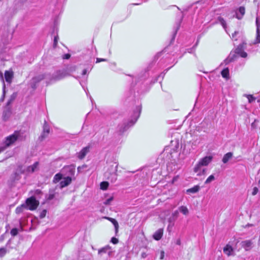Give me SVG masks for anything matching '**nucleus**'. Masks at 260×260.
<instances>
[{
  "mask_svg": "<svg viewBox=\"0 0 260 260\" xmlns=\"http://www.w3.org/2000/svg\"><path fill=\"white\" fill-rule=\"evenodd\" d=\"M212 159V156H206L199 159L193 168V172L197 174V176H201L206 174L207 169L204 167L207 166Z\"/></svg>",
  "mask_w": 260,
  "mask_h": 260,
  "instance_id": "nucleus-1",
  "label": "nucleus"
},
{
  "mask_svg": "<svg viewBox=\"0 0 260 260\" xmlns=\"http://www.w3.org/2000/svg\"><path fill=\"white\" fill-rule=\"evenodd\" d=\"M118 164L114 162L109 166L107 172L106 173V176L113 182H114L117 180V171Z\"/></svg>",
  "mask_w": 260,
  "mask_h": 260,
  "instance_id": "nucleus-2",
  "label": "nucleus"
},
{
  "mask_svg": "<svg viewBox=\"0 0 260 260\" xmlns=\"http://www.w3.org/2000/svg\"><path fill=\"white\" fill-rule=\"evenodd\" d=\"M20 133L19 131H15L14 134L7 137L6 138L4 145L7 148L13 144L17 140L20 139Z\"/></svg>",
  "mask_w": 260,
  "mask_h": 260,
  "instance_id": "nucleus-3",
  "label": "nucleus"
},
{
  "mask_svg": "<svg viewBox=\"0 0 260 260\" xmlns=\"http://www.w3.org/2000/svg\"><path fill=\"white\" fill-rule=\"evenodd\" d=\"M26 207L30 210H36L39 205V202L35 197H31L26 199L25 201Z\"/></svg>",
  "mask_w": 260,
  "mask_h": 260,
  "instance_id": "nucleus-4",
  "label": "nucleus"
},
{
  "mask_svg": "<svg viewBox=\"0 0 260 260\" xmlns=\"http://www.w3.org/2000/svg\"><path fill=\"white\" fill-rule=\"evenodd\" d=\"M140 109L139 108H138L137 111L134 112L133 117L132 119L126 125H125L124 126V128L122 129H121V128H119L120 132H123L129 127L133 125L137 121V120L140 115Z\"/></svg>",
  "mask_w": 260,
  "mask_h": 260,
  "instance_id": "nucleus-5",
  "label": "nucleus"
},
{
  "mask_svg": "<svg viewBox=\"0 0 260 260\" xmlns=\"http://www.w3.org/2000/svg\"><path fill=\"white\" fill-rule=\"evenodd\" d=\"M75 167L73 165L66 166L61 170V173L65 176H70L71 177L75 173Z\"/></svg>",
  "mask_w": 260,
  "mask_h": 260,
  "instance_id": "nucleus-6",
  "label": "nucleus"
},
{
  "mask_svg": "<svg viewBox=\"0 0 260 260\" xmlns=\"http://www.w3.org/2000/svg\"><path fill=\"white\" fill-rule=\"evenodd\" d=\"M245 46L246 43L244 42H243L242 44H239L235 50V53L242 57H246L247 56V54L244 51Z\"/></svg>",
  "mask_w": 260,
  "mask_h": 260,
  "instance_id": "nucleus-7",
  "label": "nucleus"
},
{
  "mask_svg": "<svg viewBox=\"0 0 260 260\" xmlns=\"http://www.w3.org/2000/svg\"><path fill=\"white\" fill-rule=\"evenodd\" d=\"M50 133V128L49 125L47 124V122L45 121V122L43 125V131L41 136L39 137V139L42 141L45 138L47 137L48 135Z\"/></svg>",
  "mask_w": 260,
  "mask_h": 260,
  "instance_id": "nucleus-8",
  "label": "nucleus"
},
{
  "mask_svg": "<svg viewBox=\"0 0 260 260\" xmlns=\"http://www.w3.org/2000/svg\"><path fill=\"white\" fill-rule=\"evenodd\" d=\"M44 79H45V75L43 74L34 77L31 79V87L34 89L36 88L37 84Z\"/></svg>",
  "mask_w": 260,
  "mask_h": 260,
  "instance_id": "nucleus-9",
  "label": "nucleus"
},
{
  "mask_svg": "<svg viewBox=\"0 0 260 260\" xmlns=\"http://www.w3.org/2000/svg\"><path fill=\"white\" fill-rule=\"evenodd\" d=\"M179 147V143L178 140L175 141H171V145L170 146L166 147L165 150L167 151L170 149L171 150H173V152L176 151Z\"/></svg>",
  "mask_w": 260,
  "mask_h": 260,
  "instance_id": "nucleus-10",
  "label": "nucleus"
},
{
  "mask_svg": "<svg viewBox=\"0 0 260 260\" xmlns=\"http://www.w3.org/2000/svg\"><path fill=\"white\" fill-rule=\"evenodd\" d=\"M112 249L109 245H106V246L100 249L98 251L99 254L102 255L104 253H107L109 256L112 255Z\"/></svg>",
  "mask_w": 260,
  "mask_h": 260,
  "instance_id": "nucleus-11",
  "label": "nucleus"
},
{
  "mask_svg": "<svg viewBox=\"0 0 260 260\" xmlns=\"http://www.w3.org/2000/svg\"><path fill=\"white\" fill-rule=\"evenodd\" d=\"M67 76V73L66 71H59L53 76V78L54 80H60Z\"/></svg>",
  "mask_w": 260,
  "mask_h": 260,
  "instance_id": "nucleus-12",
  "label": "nucleus"
},
{
  "mask_svg": "<svg viewBox=\"0 0 260 260\" xmlns=\"http://www.w3.org/2000/svg\"><path fill=\"white\" fill-rule=\"evenodd\" d=\"M12 114V110L10 107H6L3 114V119L7 121Z\"/></svg>",
  "mask_w": 260,
  "mask_h": 260,
  "instance_id": "nucleus-13",
  "label": "nucleus"
},
{
  "mask_svg": "<svg viewBox=\"0 0 260 260\" xmlns=\"http://www.w3.org/2000/svg\"><path fill=\"white\" fill-rule=\"evenodd\" d=\"M179 210L175 211L172 214V218L171 217L169 219V222H170V224L168 226V228H169L171 226H173L174 225V221L177 218L179 215Z\"/></svg>",
  "mask_w": 260,
  "mask_h": 260,
  "instance_id": "nucleus-14",
  "label": "nucleus"
},
{
  "mask_svg": "<svg viewBox=\"0 0 260 260\" xmlns=\"http://www.w3.org/2000/svg\"><path fill=\"white\" fill-rule=\"evenodd\" d=\"M245 14V8L240 7L235 12V15L237 19H241Z\"/></svg>",
  "mask_w": 260,
  "mask_h": 260,
  "instance_id": "nucleus-15",
  "label": "nucleus"
},
{
  "mask_svg": "<svg viewBox=\"0 0 260 260\" xmlns=\"http://www.w3.org/2000/svg\"><path fill=\"white\" fill-rule=\"evenodd\" d=\"M71 177L70 176H66L64 178L63 180L60 182V188H63L68 186L71 182Z\"/></svg>",
  "mask_w": 260,
  "mask_h": 260,
  "instance_id": "nucleus-16",
  "label": "nucleus"
},
{
  "mask_svg": "<svg viewBox=\"0 0 260 260\" xmlns=\"http://www.w3.org/2000/svg\"><path fill=\"white\" fill-rule=\"evenodd\" d=\"M241 244L242 247H243L246 251H247L251 248L252 242L251 240H245L242 241Z\"/></svg>",
  "mask_w": 260,
  "mask_h": 260,
  "instance_id": "nucleus-17",
  "label": "nucleus"
},
{
  "mask_svg": "<svg viewBox=\"0 0 260 260\" xmlns=\"http://www.w3.org/2000/svg\"><path fill=\"white\" fill-rule=\"evenodd\" d=\"M38 166H39V162L36 161L32 165L27 167V168L26 169V171L28 173H32L36 171Z\"/></svg>",
  "mask_w": 260,
  "mask_h": 260,
  "instance_id": "nucleus-18",
  "label": "nucleus"
},
{
  "mask_svg": "<svg viewBox=\"0 0 260 260\" xmlns=\"http://www.w3.org/2000/svg\"><path fill=\"white\" fill-rule=\"evenodd\" d=\"M85 66H86V67L82 71V75H86L87 74H89L90 73V72L91 71V70L93 68V65L92 64V61H91L89 63H88Z\"/></svg>",
  "mask_w": 260,
  "mask_h": 260,
  "instance_id": "nucleus-19",
  "label": "nucleus"
},
{
  "mask_svg": "<svg viewBox=\"0 0 260 260\" xmlns=\"http://www.w3.org/2000/svg\"><path fill=\"white\" fill-rule=\"evenodd\" d=\"M223 252L228 256L233 253V248L229 245H226L223 248Z\"/></svg>",
  "mask_w": 260,
  "mask_h": 260,
  "instance_id": "nucleus-20",
  "label": "nucleus"
},
{
  "mask_svg": "<svg viewBox=\"0 0 260 260\" xmlns=\"http://www.w3.org/2000/svg\"><path fill=\"white\" fill-rule=\"evenodd\" d=\"M13 77V73L12 72L6 71L5 73V78L6 81L10 83L12 81V78Z\"/></svg>",
  "mask_w": 260,
  "mask_h": 260,
  "instance_id": "nucleus-21",
  "label": "nucleus"
},
{
  "mask_svg": "<svg viewBox=\"0 0 260 260\" xmlns=\"http://www.w3.org/2000/svg\"><path fill=\"white\" fill-rule=\"evenodd\" d=\"M163 235V230L162 229H159L157 231L155 232L154 234L153 237V238L156 240H160Z\"/></svg>",
  "mask_w": 260,
  "mask_h": 260,
  "instance_id": "nucleus-22",
  "label": "nucleus"
},
{
  "mask_svg": "<svg viewBox=\"0 0 260 260\" xmlns=\"http://www.w3.org/2000/svg\"><path fill=\"white\" fill-rule=\"evenodd\" d=\"M233 154L232 152H228L225 154L222 158V161L224 164H226L228 162V161L232 158L233 157Z\"/></svg>",
  "mask_w": 260,
  "mask_h": 260,
  "instance_id": "nucleus-23",
  "label": "nucleus"
},
{
  "mask_svg": "<svg viewBox=\"0 0 260 260\" xmlns=\"http://www.w3.org/2000/svg\"><path fill=\"white\" fill-rule=\"evenodd\" d=\"M106 218L108 219L109 220H110L114 225L115 230V233H117L118 231V222L114 218H110V217H105Z\"/></svg>",
  "mask_w": 260,
  "mask_h": 260,
  "instance_id": "nucleus-24",
  "label": "nucleus"
},
{
  "mask_svg": "<svg viewBox=\"0 0 260 260\" xmlns=\"http://www.w3.org/2000/svg\"><path fill=\"white\" fill-rule=\"evenodd\" d=\"M217 21L219 23H220V24L222 25L223 28L224 29V30L228 33V31L226 30V28H227L226 23L225 20L222 17L219 16L217 18Z\"/></svg>",
  "mask_w": 260,
  "mask_h": 260,
  "instance_id": "nucleus-25",
  "label": "nucleus"
},
{
  "mask_svg": "<svg viewBox=\"0 0 260 260\" xmlns=\"http://www.w3.org/2000/svg\"><path fill=\"white\" fill-rule=\"evenodd\" d=\"M178 210L184 215H188L189 214V210L186 206H181L178 208Z\"/></svg>",
  "mask_w": 260,
  "mask_h": 260,
  "instance_id": "nucleus-26",
  "label": "nucleus"
},
{
  "mask_svg": "<svg viewBox=\"0 0 260 260\" xmlns=\"http://www.w3.org/2000/svg\"><path fill=\"white\" fill-rule=\"evenodd\" d=\"M63 176L64 175L62 173L56 174L53 178V182L56 183L60 181L62 178Z\"/></svg>",
  "mask_w": 260,
  "mask_h": 260,
  "instance_id": "nucleus-27",
  "label": "nucleus"
},
{
  "mask_svg": "<svg viewBox=\"0 0 260 260\" xmlns=\"http://www.w3.org/2000/svg\"><path fill=\"white\" fill-rule=\"evenodd\" d=\"M221 74L223 78L225 79L229 78V70L228 68L224 69L221 72Z\"/></svg>",
  "mask_w": 260,
  "mask_h": 260,
  "instance_id": "nucleus-28",
  "label": "nucleus"
},
{
  "mask_svg": "<svg viewBox=\"0 0 260 260\" xmlns=\"http://www.w3.org/2000/svg\"><path fill=\"white\" fill-rule=\"evenodd\" d=\"M199 189L200 187L198 185H196L191 188L188 189L187 190V192L196 193L199 190Z\"/></svg>",
  "mask_w": 260,
  "mask_h": 260,
  "instance_id": "nucleus-29",
  "label": "nucleus"
},
{
  "mask_svg": "<svg viewBox=\"0 0 260 260\" xmlns=\"http://www.w3.org/2000/svg\"><path fill=\"white\" fill-rule=\"evenodd\" d=\"M43 192L40 189H36L34 191V196L36 198L40 199L41 197V196L42 195Z\"/></svg>",
  "mask_w": 260,
  "mask_h": 260,
  "instance_id": "nucleus-30",
  "label": "nucleus"
},
{
  "mask_svg": "<svg viewBox=\"0 0 260 260\" xmlns=\"http://www.w3.org/2000/svg\"><path fill=\"white\" fill-rule=\"evenodd\" d=\"M24 208H27V207H26V205L24 204H22L21 206L17 207L16 208V213L17 214H19V213L22 212Z\"/></svg>",
  "mask_w": 260,
  "mask_h": 260,
  "instance_id": "nucleus-31",
  "label": "nucleus"
},
{
  "mask_svg": "<svg viewBox=\"0 0 260 260\" xmlns=\"http://www.w3.org/2000/svg\"><path fill=\"white\" fill-rule=\"evenodd\" d=\"M109 186V183L106 181L102 182L100 184V188L103 190H106Z\"/></svg>",
  "mask_w": 260,
  "mask_h": 260,
  "instance_id": "nucleus-32",
  "label": "nucleus"
},
{
  "mask_svg": "<svg viewBox=\"0 0 260 260\" xmlns=\"http://www.w3.org/2000/svg\"><path fill=\"white\" fill-rule=\"evenodd\" d=\"M8 250L5 247L0 248V257H4L5 254L7 253Z\"/></svg>",
  "mask_w": 260,
  "mask_h": 260,
  "instance_id": "nucleus-33",
  "label": "nucleus"
},
{
  "mask_svg": "<svg viewBox=\"0 0 260 260\" xmlns=\"http://www.w3.org/2000/svg\"><path fill=\"white\" fill-rule=\"evenodd\" d=\"M5 94H6V85H5L4 81H3V95H2L1 99H0L1 102L4 101L5 97Z\"/></svg>",
  "mask_w": 260,
  "mask_h": 260,
  "instance_id": "nucleus-34",
  "label": "nucleus"
},
{
  "mask_svg": "<svg viewBox=\"0 0 260 260\" xmlns=\"http://www.w3.org/2000/svg\"><path fill=\"white\" fill-rule=\"evenodd\" d=\"M214 180H215V177H214V175H211L206 180V181L205 182V184H209L211 182L213 181Z\"/></svg>",
  "mask_w": 260,
  "mask_h": 260,
  "instance_id": "nucleus-35",
  "label": "nucleus"
},
{
  "mask_svg": "<svg viewBox=\"0 0 260 260\" xmlns=\"http://www.w3.org/2000/svg\"><path fill=\"white\" fill-rule=\"evenodd\" d=\"M90 146H88L82 149V158L89 151Z\"/></svg>",
  "mask_w": 260,
  "mask_h": 260,
  "instance_id": "nucleus-36",
  "label": "nucleus"
},
{
  "mask_svg": "<svg viewBox=\"0 0 260 260\" xmlns=\"http://www.w3.org/2000/svg\"><path fill=\"white\" fill-rule=\"evenodd\" d=\"M12 236H16L18 233V230L17 228H13L11 230L10 232Z\"/></svg>",
  "mask_w": 260,
  "mask_h": 260,
  "instance_id": "nucleus-37",
  "label": "nucleus"
},
{
  "mask_svg": "<svg viewBox=\"0 0 260 260\" xmlns=\"http://www.w3.org/2000/svg\"><path fill=\"white\" fill-rule=\"evenodd\" d=\"M20 178L19 174L17 172H15L13 176V179L14 181L18 180Z\"/></svg>",
  "mask_w": 260,
  "mask_h": 260,
  "instance_id": "nucleus-38",
  "label": "nucleus"
},
{
  "mask_svg": "<svg viewBox=\"0 0 260 260\" xmlns=\"http://www.w3.org/2000/svg\"><path fill=\"white\" fill-rule=\"evenodd\" d=\"M55 197L54 193L51 192L49 191V194L46 197V199L47 201H50L52 200Z\"/></svg>",
  "mask_w": 260,
  "mask_h": 260,
  "instance_id": "nucleus-39",
  "label": "nucleus"
},
{
  "mask_svg": "<svg viewBox=\"0 0 260 260\" xmlns=\"http://www.w3.org/2000/svg\"><path fill=\"white\" fill-rule=\"evenodd\" d=\"M46 213H47L46 210L44 209V210H42L40 213V214L39 216L40 218L41 219L44 218L46 216Z\"/></svg>",
  "mask_w": 260,
  "mask_h": 260,
  "instance_id": "nucleus-40",
  "label": "nucleus"
},
{
  "mask_svg": "<svg viewBox=\"0 0 260 260\" xmlns=\"http://www.w3.org/2000/svg\"><path fill=\"white\" fill-rule=\"evenodd\" d=\"M58 40V36L54 37V41H53V47L54 48H56L57 46Z\"/></svg>",
  "mask_w": 260,
  "mask_h": 260,
  "instance_id": "nucleus-41",
  "label": "nucleus"
},
{
  "mask_svg": "<svg viewBox=\"0 0 260 260\" xmlns=\"http://www.w3.org/2000/svg\"><path fill=\"white\" fill-rule=\"evenodd\" d=\"M246 96L249 103H252L255 100V98L252 95H247Z\"/></svg>",
  "mask_w": 260,
  "mask_h": 260,
  "instance_id": "nucleus-42",
  "label": "nucleus"
},
{
  "mask_svg": "<svg viewBox=\"0 0 260 260\" xmlns=\"http://www.w3.org/2000/svg\"><path fill=\"white\" fill-rule=\"evenodd\" d=\"M113 200V197H111L108 199H107L105 202H104V204L105 205H109L110 204L111 202Z\"/></svg>",
  "mask_w": 260,
  "mask_h": 260,
  "instance_id": "nucleus-43",
  "label": "nucleus"
},
{
  "mask_svg": "<svg viewBox=\"0 0 260 260\" xmlns=\"http://www.w3.org/2000/svg\"><path fill=\"white\" fill-rule=\"evenodd\" d=\"M258 188L256 187H254L252 190V195L255 196V194H257V193L258 192Z\"/></svg>",
  "mask_w": 260,
  "mask_h": 260,
  "instance_id": "nucleus-44",
  "label": "nucleus"
},
{
  "mask_svg": "<svg viewBox=\"0 0 260 260\" xmlns=\"http://www.w3.org/2000/svg\"><path fill=\"white\" fill-rule=\"evenodd\" d=\"M111 242L112 243H113L114 244H117L118 242V240L117 238H115V237H113V238H112V239L111 240Z\"/></svg>",
  "mask_w": 260,
  "mask_h": 260,
  "instance_id": "nucleus-45",
  "label": "nucleus"
},
{
  "mask_svg": "<svg viewBox=\"0 0 260 260\" xmlns=\"http://www.w3.org/2000/svg\"><path fill=\"white\" fill-rule=\"evenodd\" d=\"M107 59L105 58H96V63H99L101 61H106Z\"/></svg>",
  "mask_w": 260,
  "mask_h": 260,
  "instance_id": "nucleus-46",
  "label": "nucleus"
},
{
  "mask_svg": "<svg viewBox=\"0 0 260 260\" xmlns=\"http://www.w3.org/2000/svg\"><path fill=\"white\" fill-rule=\"evenodd\" d=\"M71 55L69 53L65 54L62 56V58L64 59H68L70 58Z\"/></svg>",
  "mask_w": 260,
  "mask_h": 260,
  "instance_id": "nucleus-47",
  "label": "nucleus"
},
{
  "mask_svg": "<svg viewBox=\"0 0 260 260\" xmlns=\"http://www.w3.org/2000/svg\"><path fill=\"white\" fill-rule=\"evenodd\" d=\"M14 100L13 99H12L11 98H10V99L9 100V101H8L7 103V106L6 107H10L9 106L12 104V103L14 101Z\"/></svg>",
  "mask_w": 260,
  "mask_h": 260,
  "instance_id": "nucleus-48",
  "label": "nucleus"
},
{
  "mask_svg": "<svg viewBox=\"0 0 260 260\" xmlns=\"http://www.w3.org/2000/svg\"><path fill=\"white\" fill-rule=\"evenodd\" d=\"M14 100L13 99H12L11 98H10V99L9 100V101H8L7 103V106L6 107H10L9 106L12 104V103L14 101Z\"/></svg>",
  "mask_w": 260,
  "mask_h": 260,
  "instance_id": "nucleus-49",
  "label": "nucleus"
},
{
  "mask_svg": "<svg viewBox=\"0 0 260 260\" xmlns=\"http://www.w3.org/2000/svg\"><path fill=\"white\" fill-rule=\"evenodd\" d=\"M239 34V32L238 31H235L234 34H232V39L233 40H235V41H236L237 39L236 38H235V36L238 34Z\"/></svg>",
  "mask_w": 260,
  "mask_h": 260,
  "instance_id": "nucleus-50",
  "label": "nucleus"
},
{
  "mask_svg": "<svg viewBox=\"0 0 260 260\" xmlns=\"http://www.w3.org/2000/svg\"><path fill=\"white\" fill-rule=\"evenodd\" d=\"M17 96V93H13L10 96V98L12 99H13L14 100L16 99Z\"/></svg>",
  "mask_w": 260,
  "mask_h": 260,
  "instance_id": "nucleus-51",
  "label": "nucleus"
},
{
  "mask_svg": "<svg viewBox=\"0 0 260 260\" xmlns=\"http://www.w3.org/2000/svg\"><path fill=\"white\" fill-rule=\"evenodd\" d=\"M6 148L7 147L5 146V145L4 146H0V153L4 151Z\"/></svg>",
  "mask_w": 260,
  "mask_h": 260,
  "instance_id": "nucleus-52",
  "label": "nucleus"
},
{
  "mask_svg": "<svg viewBox=\"0 0 260 260\" xmlns=\"http://www.w3.org/2000/svg\"><path fill=\"white\" fill-rule=\"evenodd\" d=\"M164 255H165V252L164 251H161L160 259H162L164 257Z\"/></svg>",
  "mask_w": 260,
  "mask_h": 260,
  "instance_id": "nucleus-53",
  "label": "nucleus"
},
{
  "mask_svg": "<svg viewBox=\"0 0 260 260\" xmlns=\"http://www.w3.org/2000/svg\"><path fill=\"white\" fill-rule=\"evenodd\" d=\"M178 176H176V177H175L173 179V180H172V182H173V183L175 182L176 181H177V180L178 179Z\"/></svg>",
  "mask_w": 260,
  "mask_h": 260,
  "instance_id": "nucleus-54",
  "label": "nucleus"
},
{
  "mask_svg": "<svg viewBox=\"0 0 260 260\" xmlns=\"http://www.w3.org/2000/svg\"><path fill=\"white\" fill-rule=\"evenodd\" d=\"M78 158L81 159V151L78 152Z\"/></svg>",
  "mask_w": 260,
  "mask_h": 260,
  "instance_id": "nucleus-55",
  "label": "nucleus"
},
{
  "mask_svg": "<svg viewBox=\"0 0 260 260\" xmlns=\"http://www.w3.org/2000/svg\"><path fill=\"white\" fill-rule=\"evenodd\" d=\"M19 2L22 4H23L24 3L26 2L27 0H18Z\"/></svg>",
  "mask_w": 260,
  "mask_h": 260,
  "instance_id": "nucleus-56",
  "label": "nucleus"
},
{
  "mask_svg": "<svg viewBox=\"0 0 260 260\" xmlns=\"http://www.w3.org/2000/svg\"><path fill=\"white\" fill-rule=\"evenodd\" d=\"M254 2H258V3H257V6H258V7H259V6H260V2H259V0H254Z\"/></svg>",
  "mask_w": 260,
  "mask_h": 260,
  "instance_id": "nucleus-57",
  "label": "nucleus"
},
{
  "mask_svg": "<svg viewBox=\"0 0 260 260\" xmlns=\"http://www.w3.org/2000/svg\"><path fill=\"white\" fill-rule=\"evenodd\" d=\"M180 243H181V242H180V240H178L177 241L176 244H178V245H180Z\"/></svg>",
  "mask_w": 260,
  "mask_h": 260,
  "instance_id": "nucleus-58",
  "label": "nucleus"
},
{
  "mask_svg": "<svg viewBox=\"0 0 260 260\" xmlns=\"http://www.w3.org/2000/svg\"><path fill=\"white\" fill-rule=\"evenodd\" d=\"M89 97L91 101V103L93 104V99H92L91 96L90 95H89Z\"/></svg>",
  "mask_w": 260,
  "mask_h": 260,
  "instance_id": "nucleus-59",
  "label": "nucleus"
},
{
  "mask_svg": "<svg viewBox=\"0 0 260 260\" xmlns=\"http://www.w3.org/2000/svg\"><path fill=\"white\" fill-rule=\"evenodd\" d=\"M80 169H81V167H78V171L79 172L80 171Z\"/></svg>",
  "mask_w": 260,
  "mask_h": 260,
  "instance_id": "nucleus-60",
  "label": "nucleus"
},
{
  "mask_svg": "<svg viewBox=\"0 0 260 260\" xmlns=\"http://www.w3.org/2000/svg\"><path fill=\"white\" fill-rule=\"evenodd\" d=\"M1 77H2V78H3V74H2V73H1Z\"/></svg>",
  "mask_w": 260,
  "mask_h": 260,
  "instance_id": "nucleus-61",
  "label": "nucleus"
},
{
  "mask_svg": "<svg viewBox=\"0 0 260 260\" xmlns=\"http://www.w3.org/2000/svg\"><path fill=\"white\" fill-rule=\"evenodd\" d=\"M134 5H139V4H135Z\"/></svg>",
  "mask_w": 260,
  "mask_h": 260,
  "instance_id": "nucleus-62",
  "label": "nucleus"
}]
</instances>
